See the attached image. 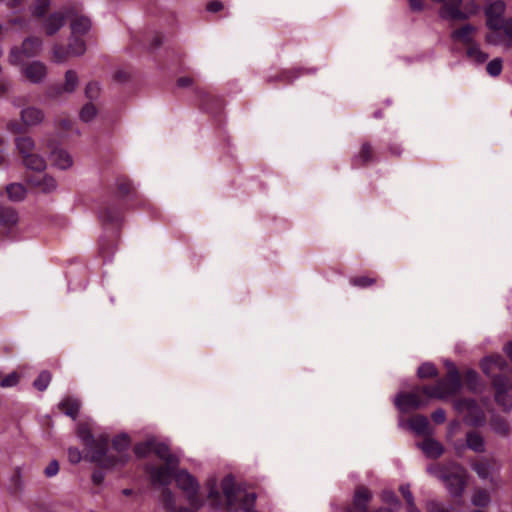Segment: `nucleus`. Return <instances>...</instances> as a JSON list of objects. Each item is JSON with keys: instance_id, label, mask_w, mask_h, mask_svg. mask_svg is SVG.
<instances>
[{"instance_id": "64", "label": "nucleus", "mask_w": 512, "mask_h": 512, "mask_svg": "<svg viewBox=\"0 0 512 512\" xmlns=\"http://www.w3.org/2000/svg\"><path fill=\"white\" fill-rule=\"evenodd\" d=\"M223 8V4L219 1H212L207 5V10L209 12H218Z\"/></svg>"}, {"instance_id": "24", "label": "nucleus", "mask_w": 512, "mask_h": 512, "mask_svg": "<svg viewBox=\"0 0 512 512\" xmlns=\"http://www.w3.org/2000/svg\"><path fill=\"white\" fill-rule=\"evenodd\" d=\"M58 407L65 415L76 420L81 408V401L78 398L67 396L61 400Z\"/></svg>"}, {"instance_id": "26", "label": "nucleus", "mask_w": 512, "mask_h": 512, "mask_svg": "<svg viewBox=\"0 0 512 512\" xmlns=\"http://www.w3.org/2000/svg\"><path fill=\"white\" fill-rule=\"evenodd\" d=\"M53 166L66 170L73 165L72 156L64 149H55L51 152Z\"/></svg>"}, {"instance_id": "12", "label": "nucleus", "mask_w": 512, "mask_h": 512, "mask_svg": "<svg viewBox=\"0 0 512 512\" xmlns=\"http://www.w3.org/2000/svg\"><path fill=\"white\" fill-rule=\"evenodd\" d=\"M174 470L171 466H148L147 472L150 475L152 485L167 486L174 478Z\"/></svg>"}, {"instance_id": "47", "label": "nucleus", "mask_w": 512, "mask_h": 512, "mask_svg": "<svg viewBox=\"0 0 512 512\" xmlns=\"http://www.w3.org/2000/svg\"><path fill=\"white\" fill-rule=\"evenodd\" d=\"M100 219L107 223H117L120 220V214L115 209L107 208L100 213Z\"/></svg>"}, {"instance_id": "8", "label": "nucleus", "mask_w": 512, "mask_h": 512, "mask_svg": "<svg viewBox=\"0 0 512 512\" xmlns=\"http://www.w3.org/2000/svg\"><path fill=\"white\" fill-rule=\"evenodd\" d=\"M79 84V77L75 70H67L63 85H52L47 89L46 95L50 99H58L63 94H72Z\"/></svg>"}, {"instance_id": "52", "label": "nucleus", "mask_w": 512, "mask_h": 512, "mask_svg": "<svg viewBox=\"0 0 512 512\" xmlns=\"http://www.w3.org/2000/svg\"><path fill=\"white\" fill-rule=\"evenodd\" d=\"M49 0H35V5L33 7V15L36 17H42L46 13L49 7Z\"/></svg>"}, {"instance_id": "4", "label": "nucleus", "mask_w": 512, "mask_h": 512, "mask_svg": "<svg viewBox=\"0 0 512 512\" xmlns=\"http://www.w3.org/2000/svg\"><path fill=\"white\" fill-rule=\"evenodd\" d=\"M175 482L179 489H181L190 504L195 509H200L203 505L202 500L198 497L199 483L193 475L187 470H180L174 475Z\"/></svg>"}, {"instance_id": "45", "label": "nucleus", "mask_w": 512, "mask_h": 512, "mask_svg": "<svg viewBox=\"0 0 512 512\" xmlns=\"http://www.w3.org/2000/svg\"><path fill=\"white\" fill-rule=\"evenodd\" d=\"M381 499L383 502L391 506L390 510L400 507V501L392 490H384L381 494Z\"/></svg>"}, {"instance_id": "9", "label": "nucleus", "mask_w": 512, "mask_h": 512, "mask_svg": "<svg viewBox=\"0 0 512 512\" xmlns=\"http://www.w3.org/2000/svg\"><path fill=\"white\" fill-rule=\"evenodd\" d=\"M423 393L422 388H418L410 393H399L395 398V405L401 412H408L412 409H418L427 405L428 401L420 396Z\"/></svg>"}, {"instance_id": "23", "label": "nucleus", "mask_w": 512, "mask_h": 512, "mask_svg": "<svg viewBox=\"0 0 512 512\" xmlns=\"http://www.w3.org/2000/svg\"><path fill=\"white\" fill-rule=\"evenodd\" d=\"M410 429L421 436H431L433 433V429L430 426V423L427 417L423 415H416L409 420Z\"/></svg>"}, {"instance_id": "58", "label": "nucleus", "mask_w": 512, "mask_h": 512, "mask_svg": "<svg viewBox=\"0 0 512 512\" xmlns=\"http://www.w3.org/2000/svg\"><path fill=\"white\" fill-rule=\"evenodd\" d=\"M68 458L71 463L77 464L82 459L81 452L78 448L70 447L68 449Z\"/></svg>"}, {"instance_id": "32", "label": "nucleus", "mask_w": 512, "mask_h": 512, "mask_svg": "<svg viewBox=\"0 0 512 512\" xmlns=\"http://www.w3.org/2000/svg\"><path fill=\"white\" fill-rule=\"evenodd\" d=\"M482 370L485 374L489 375L493 368L503 370L507 367V363L502 356H490L483 359L481 362Z\"/></svg>"}, {"instance_id": "5", "label": "nucleus", "mask_w": 512, "mask_h": 512, "mask_svg": "<svg viewBox=\"0 0 512 512\" xmlns=\"http://www.w3.org/2000/svg\"><path fill=\"white\" fill-rule=\"evenodd\" d=\"M454 408L464 414V422L470 426L478 427L485 423V413L474 399H459L454 402Z\"/></svg>"}, {"instance_id": "27", "label": "nucleus", "mask_w": 512, "mask_h": 512, "mask_svg": "<svg viewBox=\"0 0 512 512\" xmlns=\"http://www.w3.org/2000/svg\"><path fill=\"white\" fill-rule=\"evenodd\" d=\"M374 159L373 149L370 143L364 142L358 153L353 157V166L362 167Z\"/></svg>"}, {"instance_id": "42", "label": "nucleus", "mask_w": 512, "mask_h": 512, "mask_svg": "<svg viewBox=\"0 0 512 512\" xmlns=\"http://www.w3.org/2000/svg\"><path fill=\"white\" fill-rule=\"evenodd\" d=\"M161 501H162L164 508L168 512H173L176 509L175 497H174L173 493L168 488H165L163 490Z\"/></svg>"}, {"instance_id": "37", "label": "nucleus", "mask_w": 512, "mask_h": 512, "mask_svg": "<svg viewBox=\"0 0 512 512\" xmlns=\"http://www.w3.org/2000/svg\"><path fill=\"white\" fill-rule=\"evenodd\" d=\"M77 435L86 447H92L95 442L94 436L92 435L88 426L85 424L78 425Z\"/></svg>"}, {"instance_id": "21", "label": "nucleus", "mask_w": 512, "mask_h": 512, "mask_svg": "<svg viewBox=\"0 0 512 512\" xmlns=\"http://www.w3.org/2000/svg\"><path fill=\"white\" fill-rule=\"evenodd\" d=\"M417 446L423 451V453L428 458H438L444 453V447L443 445L431 438L430 436H427L422 443L417 444Z\"/></svg>"}, {"instance_id": "40", "label": "nucleus", "mask_w": 512, "mask_h": 512, "mask_svg": "<svg viewBox=\"0 0 512 512\" xmlns=\"http://www.w3.org/2000/svg\"><path fill=\"white\" fill-rule=\"evenodd\" d=\"M437 369L434 364L430 362L423 363L417 370L419 378H433L437 376Z\"/></svg>"}, {"instance_id": "60", "label": "nucleus", "mask_w": 512, "mask_h": 512, "mask_svg": "<svg viewBox=\"0 0 512 512\" xmlns=\"http://www.w3.org/2000/svg\"><path fill=\"white\" fill-rule=\"evenodd\" d=\"M59 471V463L56 460H52L49 465L45 468V475L47 477L55 476Z\"/></svg>"}, {"instance_id": "14", "label": "nucleus", "mask_w": 512, "mask_h": 512, "mask_svg": "<svg viewBox=\"0 0 512 512\" xmlns=\"http://www.w3.org/2000/svg\"><path fill=\"white\" fill-rule=\"evenodd\" d=\"M20 118L24 126L34 127L40 125L44 121L45 113L38 107L28 106L21 110Z\"/></svg>"}, {"instance_id": "41", "label": "nucleus", "mask_w": 512, "mask_h": 512, "mask_svg": "<svg viewBox=\"0 0 512 512\" xmlns=\"http://www.w3.org/2000/svg\"><path fill=\"white\" fill-rule=\"evenodd\" d=\"M153 450V439L141 442L135 445L134 452L137 457L143 458L149 455Z\"/></svg>"}, {"instance_id": "54", "label": "nucleus", "mask_w": 512, "mask_h": 512, "mask_svg": "<svg viewBox=\"0 0 512 512\" xmlns=\"http://www.w3.org/2000/svg\"><path fill=\"white\" fill-rule=\"evenodd\" d=\"M303 73L302 69L286 70L279 75V80L291 83Z\"/></svg>"}, {"instance_id": "34", "label": "nucleus", "mask_w": 512, "mask_h": 512, "mask_svg": "<svg viewBox=\"0 0 512 512\" xmlns=\"http://www.w3.org/2000/svg\"><path fill=\"white\" fill-rule=\"evenodd\" d=\"M471 503L475 507L485 508L491 503V495L485 489H475L471 497Z\"/></svg>"}, {"instance_id": "57", "label": "nucleus", "mask_w": 512, "mask_h": 512, "mask_svg": "<svg viewBox=\"0 0 512 512\" xmlns=\"http://www.w3.org/2000/svg\"><path fill=\"white\" fill-rule=\"evenodd\" d=\"M399 490H400L402 496L404 497V499L406 500L407 506H411L415 502V500H414L413 494L410 490V485L403 484L400 486Z\"/></svg>"}, {"instance_id": "55", "label": "nucleus", "mask_w": 512, "mask_h": 512, "mask_svg": "<svg viewBox=\"0 0 512 512\" xmlns=\"http://www.w3.org/2000/svg\"><path fill=\"white\" fill-rule=\"evenodd\" d=\"M117 188L119 193L123 196L129 195L133 190L131 182L125 178L117 179Z\"/></svg>"}, {"instance_id": "30", "label": "nucleus", "mask_w": 512, "mask_h": 512, "mask_svg": "<svg viewBox=\"0 0 512 512\" xmlns=\"http://www.w3.org/2000/svg\"><path fill=\"white\" fill-rule=\"evenodd\" d=\"M476 31V28L471 24H466L461 28L454 30L451 33V37L454 40L461 41L464 44L472 45L473 43V33Z\"/></svg>"}, {"instance_id": "17", "label": "nucleus", "mask_w": 512, "mask_h": 512, "mask_svg": "<svg viewBox=\"0 0 512 512\" xmlns=\"http://www.w3.org/2000/svg\"><path fill=\"white\" fill-rule=\"evenodd\" d=\"M25 77L32 83L38 84L47 74L46 66L40 61H33L23 69Z\"/></svg>"}, {"instance_id": "13", "label": "nucleus", "mask_w": 512, "mask_h": 512, "mask_svg": "<svg viewBox=\"0 0 512 512\" xmlns=\"http://www.w3.org/2000/svg\"><path fill=\"white\" fill-rule=\"evenodd\" d=\"M67 20V8L50 14L43 23L46 34L48 36L55 35L65 25Z\"/></svg>"}, {"instance_id": "36", "label": "nucleus", "mask_w": 512, "mask_h": 512, "mask_svg": "<svg viewBox=\"0 0 512 512\" xmlns=\"http://www.w3.org/2000/svg\"><path fill=\"white\" fill-rule=\"evenodd\" d=\"M467 56L469 59L477 64H482L488 59V54L481 51L477 44H472L467 49Z\"/></svg>"}, {"instance_id": "51", "label": "nucleus", "mask_w": 512, "mask_h": 512, "mask_svg": "<svg viewBox=\"0 0 512 512\" xmlns=\"http://www.w3.org/2000/svg\"><path fill=\"white\" fill-rule=\"evenodd\" d=\"M257 495L256 493H246L243 498L241 499V510L243 512H246V508H252L255 509V501H256Z\"/></svg>"}, {"instance_id": "28", "label": "nucleus", "mask_w": 512, "mask_h": 512, "mask_svg": "<svg viewBox=\"0 0 512 512\" xmlns=\"http://www.w3.org/2000/svg\"><path fill=\"white\" fill-rule=\"evenodd\" d=\"M22 164L29 170L42 172L46 169L47 163L45 158L39 153L35 152L29 154L22 159Z\"/></svg>"}, {"instance_id": "11", "label": "nucleus", "mask_w": 512, "mask_h": 512, "mask_svg": "<svg viewBox=\"0 0 512 512\" xmlns=\"http://www.w3.org/2000/svg\"><path fill=\"white\" fill-rule=\"evenodd\" d=\"M67 17L73 36L85 35L90 31L91 20L87 16L78 14L75 8H67Z\"/></svg>"}, {"instance_id": "18", "label": "nucleus", "mask_w": 512, "mask_h": 512, "mask_svg": "<svg viewBox=\"0 0 512 512\" xmlns=\"http://www.w3.org/2000/svg\"><path fill=\"white\" fill-rule=\"evenodd\" d=\"M221 488L225 495L227 505L233 506L238 500L240 488L235 485L234 478L231 475L224 477L221 482Z\"/></svg>"}, {"instance_id": "19", "label": "nucleus", "mask_w": 512, "mask_h": 512, "mask_svg": "<svg viewBox=\"0 0 512 512\" xmlns=\"http://www.w3.org/2000/svg\"><path fill=\"white\" fill-rule=\"evenodd\" d=\"M27 182L33 186L38 188L43 193H51L56 190L57 182L56 180L47 174L43 176H32L27 179Z\"/></svg>"}, {"instance_id": "39", "label": "nucleus", "mask_w": 512, "mask_h": 512, "mask_svg": "<svg viewBox=\"0 0 512 512\" xmlns=\"http://www.w3.org/2000/svg\"><path fill=\"white\" fill-rule=\"evenodd\" d=\"M53 61L56 63H64L69 57H72L69 48H64L62 45L55 44L52 48Z\"/></svg>"}, {"instance_id": "25", "label": "nucleus", "mask_w": 512, "mask_h": 512, "mask_svg": "<svg viewBox=\"0 0 512 512\" xmlns=\"http://www.w3.org/2000/svg\"><path fill=\"white\" fill-rule=\"evenodd\" d=\"M15 147L18 154L21 156V159L26 157L29 154H33L36 151V143L34 139L30 136H20L15 138Z\"/></svg>"}, {"instance_id": "48", "label": "nucleus", "mask_w": 512, "mask_h": 512, "mask_svg": "<svg viewBox=\"0 0 512 512\" xmlns=\"http://www.w3.org/2000/svg\"><path fill=\"white\" fill-rule=\"evenodd\" d=\"M376 280L368 276H357L350 279V284L359 287L366 288L375 284Z\"/></svg>"}, {"instance_id": "6", "label": "nucleus", "mask_w": 512, "mask_h": 512, "mask_svg": "<svg viewBox=\"0 0 512 512\" xmlns=\"http://www.w3.org/2000/svg\"><path fill=\"white\" fill-rule=\"evenodd\" d=\"M43 47V41L39 37H27L21 47H14L9 54V61L13 65L20 64L25 58L36 56Z\"/></svg>"}, {"instance_id": "44", "label": "nucleus", "mask_w": 512, "mask_h": 512, "mask_svg": "<svg viewBox=\"0 0 512 512\" xmlns=\"http://www.w3.org/2000/svg\"><path fill=\"white\" fill-rule=\"evenodd\" d=\"M51 381V374L48 371H42L34 380L33 386L39 390L44 391Z\"/></svg>"}, {"instance_id": "56", "label": "nucleus", "mask_w": 512, "mask_h": 512, "mask_svg": "<svg viewBox=\"0 0 512 512\" xmlns=\"http://www.w3.org/2000/svg\"><path fill=\"white\" fill-rule=\"evenodd\" d=\"M18 381V374L16 372H12L1 380L0 385L3 388L14 387L18 384Z\"/></svg>"}, {"instance_id": "7", "label": "nucleus", "mask_w": 512, "mask_h": 512, "mask_svg": "<svg viewBox=\"0 0 512 512\" xmlns=\"http://www.w3.org/2000/svg\"><path fill=\"white\" fill-rule=\"evenodd\" d=\"M495 389V402L504 412H510L512 409V397L509 391L512 388L511 381L505 376H494L492 380Z\"/></svg>"}, {"instance_id": "10", "label": "nucleus", "mask_w": 512, "mask_h": 512, "mask_svg": "<svg viewBox=\"0 0 512 512\" xmlns=\"http://www.w3.org/2000/svg\"><path fill=\"white\" fill-rule=\"evenodd\" d=\"M506 5L502 0L490 3L485 10L487 26L492 30H501L506 20L503 19Z\"/></svg>"}, {"instance_id": "16", "label": "nucleus", "mask_w": 512, "mask_h": 512, "mask_svg": "<svg viewBox=\"0 0 512 512\" xmlns=\"http://www.w3.org/2000/svg\"><path fill=\"white\" fill-rule=\"evenodd\" d=\"M152 452L161 460L165 462L168 466L172 468H176L179 464L178 457L171 453L167 444L162 442H157L153 439V450Z\"/></svg>"}, {"instance_id": "53", "label": "nucleus", "mask_w": 512, "mask_h": 512, "mask_svg": "<svg viewBox=\"0 0 512 512\" xmlns=\"http://www.w3.org/2000/svg\"><path fill=\"white\" fill-rule=\"evenodd\" d=\"M100 94V86L97 82H89L85 87V96L90 100H95Z\"/></svg>"}, {"instance_id": "59", "label": "nucleus", "mask_w": 512, "mask_h": 512, "mask_svg": "<svg viewBox=\"0 0 512 512\" xmlns=\"http://www.w3.org/2000/svg\"><path fill=\"white\" fill-rule=\"evenodd\" d=\"M432 420L437 424H442L446 420V412L444 409L439 408L431 414Z\"/></svg>"}, {"instance_id": "29", "label": "nucleus", "mask_w": 512, "mask_h": 512, "mask_svg": "<svg viewBox=\"0 0 512 512\" xmlns=\"http://www.w3.org/2000/svg\"><path fill=\"white\" fill-rule=\"evenodd\" d=\"M466 447L476 453H483L485 451V440L480 433L470 431L466 434Z\"/></svg>"}, {"instance_id": "61", "label": "nucleus", "mask_w": 512, "mask_h": 512, "mask_svg": "<svg viewBox=\"0 0 512 512\" xmlns=\"http://www.w3.org/2000/svg\"><path fill=\"white\" fill-rule=\"evenodd\" d=\"M208 498L213 500L214 504L219 507L221 505V497L219 491L212 487L209 491Z\"/></svg>"}, {"instance_id": "43", "label": "nucleus", "mask_w": 512, "mask_h": 512, "mask_svg": "<svg viewBox=\"0 0 512 512\" xmlns=\"http://www.w3.org/2000/svg\"><path fill=\"white\" fill-rule=\"evenodd\" d=\"M97 115V109L92 103L85 104L80 111V119L83 122L92 121Z\"/></svg>"}, {"instance_id": "22", "label": "nucleus", "mask_w": 512, "mask_h": 512, "mask_svg": "<svg viewBox=\"0 0 512 512\" xmlns=\"http://www.w3.org/2000/svg\"><path fill=\"white\" fill-rule=\"evenodd\" d=\"M491 430L502 438H508L511 434L512 428L510 423L498 414H492L490 419Z\"/></svg>"}, {"instance_id": "15", "label": "nucleus", "mask_w": 512, "mask_h": 512, "mask_svg": "<svg viewBox=\"0 0 512 512\" xmlns=\"http://www.w3.org/2000/svg\"><path fill=\"white\" fill-rule=\"evenodd\" d=\"M18 222L19 215L17 211L12 207L0 204V226L6 231L7 235L11 233Z\"/></svg>"}, {"instance_id": "38", "label": "nucleus", "mask_w": 512, "mask_h": 512, "mask_svg": "<svg viewBox=\"0 0 512 512\" xmlns=\"http://www.w3.org/2000/svg\"><path fill=\"white\" fill-rule=\"evenodd\" d=\"M471 468L476 472L479 478L483 480L489 478L491 466L488 461L471 462Z\"/></svg>"}, {"instance_id": "3", "label": "nucleus", "mask_w": 512, "mask_h": 512, "mask_svg": "<svg viewBox=\"0 0 512 512\" xmlns=\"http://www.w3.org/2000/svg\"><path fill=\"white\" fill-rule=\"evenodd\" d=\"M436 475L444 483L450 496L462 497L467 485V472L463 467L455 464L453 472L439 471Z\"/></svg>"}, {"instance_id": "31", "label": "nucleus", "mask_w": 512, "mask_h": 512, "mask_svg": "<svg viewBox=\"0 0 512 512\" xmlns=\"http://www.w3.org/2000/svg\"><path fill=\"white\" fill-rule=\"evenodd\" d=\"M130 446V438L127 434H121L116 436L112 441V452H116L117 455H115L116 458H119L121 455H125L127 457V460L129 459L128 456V449Z\"/></svg>"}, {"instance_id": "2", "label": "nucleus", "mask_w": 512, "mask_h": 512, "mask_svg": "<svg viewBox=\"0 0 512 512\" xmlns=\"http://www.w3.org/2000/svg\"><path fill=\"white\" fill-rule=\"evenodd\" d=\"M108 445L109 439L107 436H100L95 439L92 447H87L91 452L92 461L106 468L124 465L127 462V457L121 455L119 458H116L115 454L109 450Z\"/></svg>"}, {"instance_id": "62", "label": "nucleus", "mask_w": 512, "mask_h": 512, "mask_svg": "<svg viewBox=\"0 0 512 512\" xmlns=\"http://www.w3.org/2000/svg\"><path fill=\"white\" fill-rule=\"evenodd\" d=\"M100 253L104 258H108L114 252V246L108 247L103 240L100 242Z\"/></svg>"}, {"instance_id": "1", "label": "nucleus", "mask_w": 512, "mask_h": 512, "mask_svg": "<svg viewBox=\"0 0 512 512\" xmlns=\"http://www.w3.org/2000/svg\"><path fill=\"white\" fill-rule=\"evenodd\" d=\"M452 368L451 371H447L446 378L439 380L434 386H424L423 394L428 398L440 400L457 394L461 389V378L457 367Z\"/></svg>"}, {"instance_id": "50", "label": "nucleus", "mask_w": 512, "mask_h": 512, "mask_svg": "<svg viewBox=\"0 0 512 512\" xmlns=\"http://www.w3.org/2000/svg\"><path fill=\"white\" fill-rule=\"evenodd\" d=\"M452 509L451 506H446L434 500L428 501L426 504L427 512H451Z\"/></svg>"}, {"instance_id": "35", "label": "nucleus", "mask_w": 512, "mask_h": 512, "mask_svg": "<svg viewBox=\"0 0 512 512\" xmlns=\"http://www.w3.org/2000/svg\"><path fill=\"white\" fill-rule=\"evenodd\" d=\"M68 48L72 57L81 56L86 51V43L83 39L71 35Z\"/></svg>"}, {"instance_id": "20", "label": "nucleus", "mask_w": 512, "mask_h": 512, "mask_svg": "<svg viewBox=\"0 0 512 512\" xmlns=\"http://www.w3.org/2000/svg\"><path fill=\"white\" fill-rule=\"evenodd\" d=\"M372 494L366 487L360 486L355 490L353 497V509L356 512H368V504Z\"/></svg>"}, {"instance_id": "46", "label": "nucleus", "mask_w": 512, "mask_h": 512, "mask_svg": "<svg viewBox=\"0 0 512 512\" xmlns=\"http://www.w3.org/2000/svg\"><path fill=\"white\" fill-rule=\"evenodd\" d=\"M465 382L469 390L476 392L479 386V375L474 370H468L465 374Z\"/></svg>"}, {"instance_id": "63", "label": "nucleus", "mask_w": 512, "mask_h": 512, "mask_svg": "<svg viewBox=\"0 0 512 512\" xmlns=\"http://www.w3.org/2000/svg\"><path fill=\"white\" fill-rule=\"evenodd\" d=\"M505 35L512 40V19H507L501 28Z\"/></svg>"}, {"instance_id": "33", "label": "nucleus", "mask_w": 512, "mask_h": 512, "mask_svg": "<svg viewBox=\"0 0 512 512\" xmlns=\"http://www.w3.org/2000/svg\"><path fill=\"white\" fill-rule=\"evenodd\" d=\"M8 198L13 202H20L25 199L27 191L21 183H11L6 186Z\"/></svg>"}, {"instance_id": "49", "label": "nucleus", "mask_w": 512, "mask_h": 512, "mask_svg": "<svg viewBox=\"0 0 512 512\" xmlns=\"http://www.w3.org/2000/svg\"><path fill=\"white\" fill-rule=\"evenodd\" d=\"M487 73L492 77H497L502 72V60L495 58L491 60L486 66Z\"/></svg>"}]
</instances>
